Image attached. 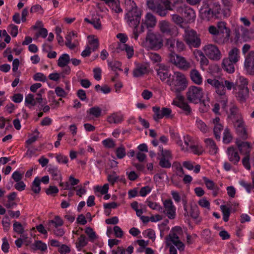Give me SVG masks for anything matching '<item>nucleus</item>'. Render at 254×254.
Listing matches in <instances>:
<instances>
[{
	"instance_id": "1",
	"label": "nucleus",
	"mask_w": 254,
	"mask_h": 254,
	"mask_svg": "<svg viewBox=\"0 0 254 254\" xmlns=\"http://www.w3.org/2000/svg\"><path fill=\"white\" fill-rule=\"evenodd\" d=\"M125 4L127 10L125 19L128 25L133 28L132 38L137 40L139 36L137 26L140 21L141 11L132 0H125Z\"/></svg>"
},
{
	"instance_id": "2",
	"label": "nucleus",
	"mask_w": 254,
	"mask_h": 254,
	"mask_svg": "<svg viewBox=\"0 0 254 254\" xmlns=\"http://www.w3.org/2000/svg\"><path fill=\"white\" fill-rule=\"evenodd\" d=\"M148 8L161 17L165 16L168 11H172L176 7V0H147Z\"/></svg>"
},
{
	"instance_id": "3",
	"label": "nucleus",
	"mask_w": 254,
	"mask_h": 254,
	"mask_svg": "<svg viewBox=\"0 0 254 254\" xmlns=\"http://www.w3.org/2000/svg\"><path fill=\"white\" fill-rule=\"evenodd\" d=\"M184 140L183 142L180 137L176 140L177 144L180 147L181 150L197 155H201L204 152L202 146L198 143H195L190 136H184Z\"/></svg>"
},
{
	"instance_id": "4",
	"label": "nucleus",
	"mask_w": 254,
	"mask_h": 254,
	"mask_svg": "<svg viewBox=\"0 0 254 254\" xmlns=\"http://www.w3.org/2000/svg\"><path fill=\"white\" fill-rule=\"evenodd\" d=\"M168 85L169 86L172 91L179 93L187 88L188 81L184 74L179 71H176L172 75Z\"/></svg>"
},
{
	"instance_id": "5",
	"label": "nucleus",
	"mask_w": 254,
	"mask_h": 254,
	"mask_svg": "<svg viewBox=\"0 0 254 254\" xmlns=\"http://www.w3.org/2000/svg\"><path fill=\"white\" fill-rule=\"evenodd\" d=\"M248 80L244 77H240L237 84L234 83L233 92L238 100L244 102L249 97V90L248 87Z\"/></svg>"
},
{
	"instance_id": "6",
	"label": "nucleus",
	"mask_w": 254,
	"mask_h": 254,
	"mask_svg": "<svg viewBox=\"0 0 254 254\" xmlns=\"http://www.w3.org/2000/svg\"><path fill=\"white\" fill-rule=\"evenodd\" d=\"M146 43L151 49H160L163 46L162 36L157 33L148 32L146 36Z\"/></svg>"
},
{
	"instance_id": "7",
	"label": "nucleus",
	"mask_w": 254,
	"mask_h": 254,
	"mask_svg": "<svg viewBox=\"0 0 254 254\" xmlns=\"http://www.w3.org/2000/svg\"><path fill=\"white\" fill-rule=\"evenodd\" d=\"M168 58L171 63L181 69L187 70L190 67V64L184 57L175 53H170Z\"/></svg>"
},
{
	"instance_id": "8",
	"label": "nucleus",
	"mask_w": 254,
	"mask_h": 254,
	"mask_svg": "<svg viewBox=\"0 0 254 254\" xmlns=\"http://www.w3.org/2000/svg\"><path fill=\"white\" fill-rule=\"evenodd\" d=\"M203 95L202 88L195 86H190L187 93L188 100L194 104L199 102Z\"/></svg>"
},
{
	"instance_id": "9",
	"label": "nucleus",
	"mask_w": 254,
	"mask_h": 254,
	"mask_svg": "<svg viewBox=\"0 0 254 254\" xmlns=\"http://www.w3.org/2000/svg\"><path fill=\"white\" fill-rule=\"evenodd\" d=\"M152 109L154 113L153 119L156 122H158L160 120L164 118L171 119L173 117L172 110L169 108L162 107L160 108L158 106H153Z\"/></svg>"
},
{
	"instance_id": "10",
	"label": "nucleus",
	"mask_w": 254,
	"mask_h": 254,
	"mask_svg": "<svg viewBox=\"0 0 254 254\" xmlns=\"http://www.w3.org/2000/svg\"><path fill=\"white\" fill-rule=\"evenodd\" d=\"M176 11L182 15L184 20L187 23H190L194 21L196 18V14L194 10L190 7L183 5L178 6Z\"/></svg>"
},
{
	"instance_id": "11",
	"label": "nucleus",
	"mask_w": 254,
	"mask_h": 254,
	"mask_svg": "<svg viewBox=\"0 0 254 254\" xmlns=\"http://www.w3.org/2000/svg\"><path fill=\"white\" fill-rule=\"evenodd\" d=\"M234 87V83L227 80H222L219 85L216 87V93L222 96L223 104L226 105L227 102V98L226 96V89L231 90Z\"/></svg>"
},
{
	"instance_id": "12",
	"label": "nucleus",
	"mask_w": 254,
	"mask_h": 254,
	"mask_svg": "<svg viewBox=\"0 0 254 254\" xmlns=\"http://www.w3.org/2000/svg\"><path fill=\"white\" fill-rule=\"evenodd\" d=\"M203 49L205 55L211 60L217 61L222 58L221 53L216 45L208 44Z\"/></svg>"
},
{
	"instance_id": "13",
	"label": "nucleus",
	"mask_w": 254,
	"mask_h": 254,
	"mask_svg": "<svg viewBox=\"0 0 254 254\" xmlns=\"http://www.w3.org/2000/svg\"><path fill=\"white\" fill-rule=\"evenodd\" d=\"M185 40L190 47L197 48L200 45V39L198 38L196 31L192 29L185 30Z\"/></svg>"
},
{
	"instance_id": "14",
	"label": "nucleus",
	"mask_w": 254,
	"mask_h": 254,
	"mask_svg": "<svg viewBox=\"0 0 254 254\" xmlns=\"http://www.w3.org/2000/svg\"><path fill=\"white\" fill-rule=\"evenodd\" d=\"M157 23L156 17L152 13L148 12L144 18L142 19L141 23L140 30L138 31L139 34L143 32L145 29H149L154 28Z\"/></svg>"
},
{
	"instance_id": "15",
	"label": "nucleus",
	"mask_w": 254,
	"mask_h": 254,
	"mask_svg": "<svg viewBox=\"0 0 254 254\" xmlns=\"http://www.w3.org/2000/svg\"><path fill=\"white\" fill-rule=\"evenodd\" d=\"M244 69L247 74L254 76V51L245 55Z\"/></svg>"
},
{
	"instance_id": "16",
	"label": "nucleus",
	"mask_w": 254,
	"mask_h": 254,
	"mask_svg": "<svg viewBox=\"0 0 254 254\" xmlns=\"http://www.w3.org/2000/svg\"><path fill=\"white\" fill-rule=\"evenodd\" d=\"M164 210H162L170 219H174L176 215V207L171 199H165L163 202Z\"/></svg>"
},
{
	"instance_id": "17",
	"label": "nucleus",
	"mask_w": 254,
	"mask_h": 254,
	"mask_svg": "<svg viewBox=\"0 0 254 254\" xmlns=\"http://www.w3.org/2000/svg\"><path fill=\"white\" fill-rule=\"evenodd\" d=\"M220 11L221 10H216L212 8H204L202 6L200 10V15L203 20L209 21L214 17H218Z\"/></svg>"
},
{
	"instance_id": "18",
	"label": "nucleus",
	"mask_w": 254,
	"mask_h": 254,
	"mask_svg": "<svg viewBox=\"0 0 254 254\" xmlns=\"http://www.w3.org/2000/svg\"><path fill=\"white\" fill-rule=\"evenodd\" d=\"M157 74L162 82L168 85L172 76L169 69L164 65L161 64L156 69Z\"/></svg>"
},
{
	"instance_id": "19",
	"label": "nucleus",
	"mask_w": 254,
	"mask_h": 254,
	"mask_svg": "<svg viewBox=\"0 0 254 254\" xmlns=\"http://www.w3.org/2000/svg\"><path fill=\"white\" fill-rule=\"evenodd\" d=\"M78 33L75 31H72L68 32L65 36V46L71 50L74 49L78 43Z\"/></svg>"
},
{
	"instance_id": "20",
	"label": "nucleus",
	"mask_w": 254,
	"mask_h": 254,
	"mask_svg": "<svg viewBox=\"0 0 254 254\" xmlns=\"http://www.w3.org/2000/svg\"><path fill=\"white\" fill-rule=\"evenodd\" d=\"M237 133L241 138L247 139L248 138V134L246 130V126L243 119H238L234 124Z\"/></svg>"
},
{
	"instance_id": "21",
	"label": "nucleus",
	"mask_w": 254,
	"mask_h": 254,
	"mask_svg": "<svg viewBox=\"0 0 254 254\" xmlns=\"http://www.w3.org/2000/svg\"><path fill=\"white\" fill-rule=\"evenodd\" d=\"M237 146L240 154L243 155L242 159H250V152L252 150V146L248 142L242 141L237 143Z\"/></svg>"
},
{
	"instance_id": "22",
	"label": "nucleus",
	"mask_w": 254,
	"mask_h": 254,
	"mask_svg": "<svg viewBox=\"0 0 254 254\" xmlns=\"http://www.w3.org/2000/svg\"><path fill=\"white\" fill-rule=\"evenodd\" d=\"M124 115L121 112L114 113L107 118V122L110 124H121L124 121Z\"/></svg>"
},
{
	"instance_id": "23",
	"label": "nucleus",
	"mask_w": 254,
	"mask_h": 254,
	"mask_svg": "<svg viewBox=\"0 0 254 254\" xmlns=\"http://www.w3.org/2000/svg\"><path fill=\"white\" fill-rule=\"evenodd\" d=\"M174 104L182 109L185 115L188 116L190 114L191 112V108L189 105L184 102L182 98L180 99L178 101L174 102Z\"/></svg>"
},
{
	"instance_id": "24",
	"label": "nucleus",
	"mask_w": 254,
	"mask_h": 254,
	"mask_svg": "<svg viewBox=\"0 0 254 254\" xmlns=\"http://www.w3.org/2000/svg\"><path fill=\"white\" fill-rule=\"evenodd\" d=\"M230 37V32L219 33L213 36L214 42L218 44H223L228 42Z\"/></svg>"
},
{
	"instance_id": "25",
	"label": "nucleus",
	"mask_w": 254,
	"mask_h": 254,
	"mask_svg": "<svg viewBox=\"0 0 254 254\" xmlns=\"http://www.w3.org/2000/svg\"><path fill=\"white\" fill-rule=\"evenodd\" d=\"M88 41L86 46L93 51H96L99 46V41L95 35H89L87 37Z\"/></svg>"
},
{
	"instance_id": "26",
	"label": "nucleus",
	"mask_w": 254,
	"mask_h": 254,
	"mask_svg": "<svg viewBox=\"0 0 254 254\" xmlns=\"http://www.w3.org/2000/svg\"><path fill=\"white\" fill-rule=\"evenodd\" d=\"M240 52L239 50L237 48H232L229 52L228 57L226 58L229 60L233 63L237 64L240 59Z\"/></svg>"
},
{
	"instance_id": "27",
	"label": "nucleus",
	"mask_w": 254,
	"mask_h": 254,
	"mask_svg": "<svg viewBox=\"0 0 254 254\" xmlns=\"http://www.w3.org/2000/svg\"><path fill=\"white\" fill-rule=\"evenodd\" d=\"M236 63H233L229 60L224 58L223 60L222 66L223 69L229 73H233L235 71V65Z\"/></svg>"
},
{
	"instance_id": "28",
	"label": "nucleus",
	"mask_w": 254,
	"mask_h": 254,
	"mask_svg": "<svg viewBox=\"0 0 254 254\" xmlns=\"http://www.w3.org/2000/svg\"><path fill=\"white\" fill-rule=\"evenodd\" d=\"M159 27L160 31L164 34L171 35L173 28L169 22L166 20H162L159 23Z\"/></svg>"
},
{
	"instance_id": "29",
	"label": "nucleus",
	"mask_w": 254,
	"mask_h": 254,
	"mask_svg": "<svg viewBox=\"0 0 254 254\" xmlns=\"http://www.w3.org/2000/svg\"><path fill=\"white\" fill-rule=\"evenodd\" d=\"M202 7L221 10V5L218 0H203Z\"/></svg>"
},
{
	"instance_id": "30",
	"label": "nucleus",
	"mask_w": 254,
	"mask_h": 254,
	"mask_svg": "<svg viewBox=\"0 0 254 254\" xmlns=\"http://www.w3.org/2000/svg\"><path fill=\"white\" fill-rule=\"evenodd\" d=\"M48 171L49 172V174H50L52 175L53 179L54 180L59 181V180H61L62 179L60 171L59 170L58 167L55 165L50 164L48 166Z\"/></svg>"
},
{
	"instance_id": "31",
	"label": "nucleus",
	"mask_w": 254,
	"mask_h": 254,
	"mask_svg": "<svg viewBox=\"0 0 254 254\" xmlns=\"http://www.w3.org/2000/svg\"><path fill=\"white\" fill-rule=\"evenodd\" d=\"M191 80L196 84L200 85L202 83L203 78L200 72L196 69H192L190 72Z\"/></svg>"
},
{
	"instance_id": "32",
	"label": "nucleus",
	"mask_w": 254,
	"mask_h": 254,
	"mask_svg": "<svg viewBox=\"0 0 254 254\" xmlns=\"http://www.w3.org/2000/svg\"><path fill=\"white\" fill-rule=\"evenodd\" d=\"M204 142L210 154L214 155L217 153L218 148L212 139L209 138H206L204 140Z\"/></svg>"
},
{
	"instance_id": "33",
	"label": "nucleus",
	"mask_w": 254,
	"mask_h": 254,
	"mask_svg": "<svg viewBox=\"0 0 254 254\" xmlns=\"http://www.w3.org/2000/svg\"><path fill=\"white\" fill-rule=\"evenodd\" d=\"M102 114V110L98 106H94L90 108L87 111V115L88 117L91 118H99Z\"/></svg>"
},
{
	"instance_id": "34",
	"label": "nucleus",
	"mask_w": 254,
	"mask_h": 254,
	"mask_svg": "<svg viewBox=\"0 0 254 254\" xmlns=\"http://www.w3.org/2000/svg\"><path fill=\"white\" fill-rule=\"evenodd\" d=\"M70 62V57L67 54H62L59 58L58 65L59 67H64L66 66Z\"/></svg>"
},
{
	"instance_id": "35",
	"label": "nucleus",
	"mask_w": 254,
	"mask_h": 254,
	"mask_svg": "<svg viewBox=\"0 0 254 254\" xmlns=\"http://www.w3.org/2000/svg\"><path fill=\"white\" fill-rule=\"evenodd\" d=\"M147 72L146 67L143 64L137 66L133 71V75L135 77L142 76Z\"/></svg>"
},
{
	"instance_id": "36",
	"label": "nucleus",
	"mask_w": 254,
	"mask_h": 254,
	"mask_svg": "<svg viewBox=\"0 0 254 254\" xmlns=\"http://www.w3.org/2000/svg\"><path fill=\"white\" fill-rule=\"evenodd\" d=\"M240 31L242 32L245 35L246 33H248V30L245 28L243 26H241L237 28H235L234 31L235 37L234 38V41L235 43L238 42L240 40L241 33Z\"/></svg>"
},
{
	"instance_id": "37",
	"label": "nucleus",
	"mask_w": 254,
	"mask_h": 254,
	"mask_svg": "<svg viewBox=\"0 0 254 254\" xmlns=\"http://www.w3.org/2000/svg\"><path fill=\"white\" fill-rule=\"evenodd\" d=\"M227 154L229 159H240L237 149L234 146H231L227 148Z\"/></svg>"
},
{
	"instance_id": "38",
	"label": "nucleus",
	"mask_w": 254,
	"mask_h": 254,
	"mask_svg": "<svg viewBox=\"0 0 254 254\" xmlns=\"http://www.w3.org/2000/svg\"><path fill=\"white\" fill-rule=\"evenodd\" d=\"M165 46L171 53H175L176 46V41L173 38H168L166 40Z\"/></svg>"
},
{
	"instance_id": "39",
	"label": "nucleus",
	"mask_w": 254,
	"mask_h": 254,
	"mask_svg": "<svg viewBox=\"0 0 254 254\" xmlns=\"http://www.w3.org/2000/svg\"><path fill=\"white\" fill-rule=\"evenodd\" d=\"M122 50L125 51L127 54L128 59H130L134 54V50L132 46H129L127 44H122L120 46Z\"/></svg>"
},
{
	"instance_id": "40",
	"label": "nucleus",
	"mask_w": 254,
	"mask_h": 254,
	"mask_svg": "<svg viewBox=\"0 0 254 254\" xmlns=\"http://www.w3.org/2000/svg\"><path fill=\"white\" fill-rule=\"evenodd\" d=\"M84 20L87 23L92 25L96 29L100 30L102 28L101 21L99 18H92L89 19L87 18H85Z\"/></svg>"
},
{
	"instance_id": "41",
	"label": "nucleus",
	"mask_w": 254,
	"mask_h": 254,
	"mask_svg": "<svg viewBox=\"0 0 254 254\" xmlns=\"http://www.w3.org/2000/svg\"><path fill=\"white\" fill-rule=\"evenodd\" d=\"M195 125L196 127L203 133H206L208 130V128L206 124L199 119H196L195 121Z\"/></svg>"
},
{
	"instance_id": "42",
	"label": "nucleus",
	"mask_w": 254,
	"mask_h": 254,
	"mask_svg": "<svg viewBox=\"0 0 254 254\" xmlns=\"http://www.w3.org/2000/svg\"><path fill=\"white\" fill-rule=\"evenodd\" d=\"M31 190L35 193H39L41 190L40 180L38 177H36L31 185Z\"/></svg>"
},
{
	"instance_id": "43",
	"label": "nucleus",
	"mask_w": 254,
	"mask_h": 254,
	"mask_svg": "<svg viewBox=\"0 0 254 254\" xmlns=\"http://www.w3.org/2000/svg\"><path fill=\"white\" fill-rule=\"evenodd\" d=\"M107 62L108 65L112 70L115 71H117V70H122L121 68V67L122 66V63L121 62L117 61L111 62L109 60H108Z\"/></svg>"
},
{
	"instance_id": "44",
	"label": "nucleus",
	"mask_w": 254,
	"mask_h": 254,
	"mask_svg": "<svg viewBox=\"0 0 254 254\" xmlns=\"http://www.w3.org/2000/svg\"><path fill=\"white\" fill-rule=\"evenodd\" d=\"M33 249L35 250H39L41 251H45L47 249V245L43 243L41 241H36L32 245Z\"/></svg>"
},
{
	"instance_id": "45",
	"label": "nucleus",
	"mask_w": 254,
	"mask_h": 254,
	"mask_svg": "<svg viewBox=\"0 0 254 254\" xmlns=\"http://www.w3.org/2000/svg\"><path fill=\"white\" fill-rule=\"evenodd\" d=\"M220 208L223 213V220L226 222H228L231 214L230 209L225 205H222Z\"/></svg>"
},
{
	"instance_id": "46",
	"label": "nucleus",
	"mask_w": 254,
	"mask_h": 254,
	"mask_svg": "<svg viewBox=\"0 0 254 254\" xmlns=\"http://www.w3.org/2000/svg\"><path fill=\"white\" fill-rule=\"evenodd\" d=\"M223 129V126L221 124H217L214 126L213 131L215 137L217 140H220L221 132Z\"/></svg>"
},
{
	"instance_id": "47",
	"label": "nucleus",
	"mask_w": 254,
	"mask_h": 254,
	"mask_svg": "<svg viewBox=\"0 0 254 254\" xmlns=\"http://www.w3.org/2000/svg\"><path fill=\"white\" fill-rule=\"evenodd\" d=\"M25 105L29 107L34 106L36 105V102L32 94H28L25 96Z\"/></svg>"
},
{
	"instance_id": "48",
	"label": "nucleus",
	"mask_w": 254,
	"mask_h": 254,
	"mask_svg": "<svg viewBox=\"0 0 254 254\" xmlns=\"http://www.w3.org/2000/svg\"><path fill=\"white\" fill-rule=\"evenodd\" d=\"M197 54L200 58V64L201 67L203 70H204V67L208 65L209 61L202 52L198 51Z\"/></svg>"
},
{
	"instance_id": "49",
	"label": "nucleus",
	"mask_w": 254,
	"mask_h": 254,
	"mask_svg": "<svg viewBox=\"0 0 254 254\" xmlns=\"http://www.w3.org/2000/svg\"><path fill=\"white\" fill-rule=\"evenodd\" d=\"M232 135L229 128H226L223 132V142L224 143H229L232 140Z\"/></svg>"
},
{
	"instance_id": "50",
	"label": "nucleus",
	"mask_w": 254,
	"mask_h": 254,
	"mask_svg": "<svg viewBox=\"0 0 254 254\" xmlns=\"http://www.w3.org/2000/svg\"><path fill=\"white\" fill-rule=\"evenodd\" d=\"M87 244V242L86 240V236L82 234L78 238V241L76 243V248L78 249V251H80L81 248L84 247Z\"/></svg>"
},
{
	"instance_id": "51",
	"label": "nucleus",
	"mask_w": 254,
	"mask_h": 254,
	"mask_svg": "<svg viewBox=\"0 0 254 254\" xmlns=\"http://www.w3.org/2000/svg\"><path fill=\"white\" fill-rule=\"evenodd\" d=\"M18 28L17 26L13 24H10L8 26L7 30L12 37H15L17 36L18 33Z\"/></svg>"
},
{
	"instance_id": "52",
	"label": "nucleus",
	"mask_w": 254,
	"mask_h": 254,
	"mask_svg": "<svg viewBox=\"0 0 254 254\" xmlns=\"http://www.w3.org/2000/svg\"><path fill=\"white\" fill-rule=\"evenodd\" d=\"M116 154L119 159H123L126 156V152L125 147L121 145L116 150Z\"/></svg>"
},
{
	"instance_id": "53",
	"label": "nucleus",
	"mask_w": 254,
	"mask_h": 254,
	"mask_svg": "<svg viewBox=\"0 0 254 254\" xmlns=\"http://www.w3.org/2000/svg\"><path fill=\"white\" fill-rule=\"evenodd\" d=\"M102 144L107 148H113L116 145L115 141L110 138H106L102 141Z\"/></svg>"
},
{
	"instance_id": "54",
	"label": "nucleus",
	"mask_w": 254,
	"mask_h": 254,
	"mask_svg": "<svg viewBox=\"0 0 254 254\" xmlns=\"http://www.w3.org/2000/svg\"><path fill=\"white\" fill-rule=\"evenodd\" d=\"M160 151L162 157L161 159H171L172 153L169 150L164 149L162 146H159Z\"/></svg>"
},
{
	"instance_id": "55",
	"label": "nucleus",
	"mask_w": 254,
	"mask_h": 254,
	"mask_svg": "<svg viewBox=\"0 0 254 254\" xmlns=\"http://www.w3.org/2000/svg\"><path fill=\"white\" fill-rule=\"evenodd\" d=\"M217 28L219 33L230 32V30L226 26V23L224 22H219L217 25Z\"/></svg>"
},
{
	"instance_id": "56",
	"label": "nucleus",
	"mask_w": 254,
	"mask_h": 254,
	"mask_svg": "<svg viewBox=\"0 0 254 254\" xmlns=\"http://www.w3.org/2000/svg\"><path fill=\"white\" fill-rule=\"evenodd\" d=\"M105 162V166L106 170L114 169L117 167L118 162L115 160H106Z\"/></svg>"
},
{
	"instance_id": "57",
	"label": "nucleus",
	"mask_w": 254,
	"mask_h": 254,
	"mask_svg": "<svg viewBox=\"0 0 254 254\" xmlns=\"http://www.w3.org/2000/svg\"><path fill=\"white\" fill-rule=\"evenodd\" d=\"M85 233L88 236L90 241L93 242L97 238L96 233L94 231L93 229L90 227H87L85 230Z\"/></svg>"
},
{
	"instance_id": "58",
	"label": "nucleus",
	"mask_w": 254,
	"mask_h": 254,
	"mask_svg": "<svg viewBox=\"0 0 254 254\" xmlns=\"http://www.w3.org/2000/svg\"><path fill=\"white\" fill-rule=\"evenodd\" d=\"M147 206L153 210H155L160 212H162L163 210L162 207L158 203L155 202L148 201Z\"/></svg>"
},
{
	"instance_id": "59",
	"label": "nucleus",
	"mask_w": 254,
	"mask_h": 254,
	"mask_svg": "<svg viewBox=\"0 0 254 254\" xmlns=\"http://www.w3.org/2000/svg\"><path fill=\"white\" fill-rule=\"evenodd\" d=\"M144 237L148 238L152 240H154L155 238V233L153 230L151 229H147L144 231L142 233Z\"/></svg>"
},
{
	"instance_id": "60",
	"label": "nucleus",
	"mask_w": 254,
	"mask_h": 254,
	"mask_svg": "<svg viewBox=\"0 0 254 254\" xmlns=\"http://www.w3.org/2000/svg\"><path fill=\"white\" fill-rule=\"evenodd\" d=\"M33 79L34 81L45 82L47 77L42 72H37L34 74Z\"/></svg>"
},
{
	"instance_id": "61",
	"label": "nucleus",
	"mask_w": 254,
	"mask_h": 254,
	"mask_svg": "<svg viewBox=\"0 0 254 254\" xmlns=\"http://www.w3.org/2000/svg\"><path fill=\"white\" fill-rule=\"evenodd\" d=\"M118 179L119 176H117L115 171L108 175V181L112 185H114L118 181Z\"/></svg>"
},
{
	"instance_id": "62",
	"label": "nucleus",
	"mask_w": 254,
	"mask_h": 254,
	"mask_svg": "<svg viewBox=\"0 0 254 254\" xmlns=\"http://www.w3.org/2000/svg\"><path fill=\"white\" fill-rule=\"evenodd\" d=\"M13 230L18 234H22L24 232V228L21 224L15 221L13 224Z\"/></svg>"
},
{
	"instance_id": "63",
	"label": "nucleus",
	"mask_w": 254,
	"mask_h": 254,
	"mask_svg": "<svg viewBox=\"0 0 254 254\" xmlns=\"http://www.w3.org/2000/svg\"><path fill=\"white\" fill-rule=\"evenodd\" d=\"M109 190V186L108 184H105L103 187L96 186L95 188V190L97 192H100L102 194H106Z\"/></svg>"
},
{
	"instance_id": "64",
	"label": "nucleus",
	"mask_w": 254,
	"mask_h": 254,
	"mask_svg": "<svg viewBox=\"0 0 254 254\" xmlns=\"http://www.w3.org/2000/svg\"><path fill=\"white\" fill-rule=\"evenodd\" d=\"M58 251L61 254H66L70 252V248L66 245L62 244L59 247Z\"/></svg>"
}]
</instances>
